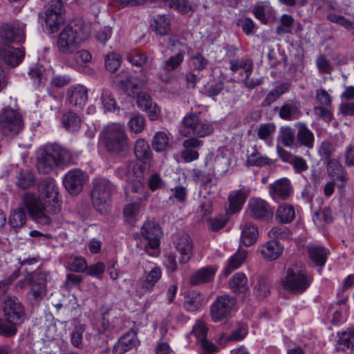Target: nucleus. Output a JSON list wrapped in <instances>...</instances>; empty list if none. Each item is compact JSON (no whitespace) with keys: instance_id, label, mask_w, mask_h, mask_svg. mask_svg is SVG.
I'll list each match as a JSON object with an SVG mask.
<instances>
[{"instance_id":"nucleus-44","label":"nucleus","mask_w":354,"mask_h":354,"mask_svg":"<svg viewBox=\"0 0 354 354\" xmlns=\"http://www.w3.org/2000/svg\"><path fill=\"white\" fill-rule=\"evenodd\" d=\"M247 255V252L245 250L239 249L231 258L229 259L227 267L224 270L225 276L229 275L232 270L237 269L243 263Z\"/></svg>"},{"instance_id":"nucleus-47","label":"nucleus","mask_w":354,"mask_h":354,"mask_svg":"<svg viewBox=\"0 0 354 354\" xmlns=\"http://www.w3.org/2000/svg\"><path fill=\"white\" fill-rule=\"evenodd\" d=\"M202 297L198 292H192L185 298L184 308L187 311L195 312L202 306Z\"/></svg>"},{"instance_id":"nucleus-52","label":"nucleus","mask_w":354,"mask_h":354,"mask_svg":"<svg viewBox=\"0 0 354 354\" xmlns=\"http://www.w3.org/2000/svg\"><path fill=\"white\" fill-rule=\"evenodd\" d=\"M145 125V118L140 114L131 117L128 122L129 130L135 133H141L144 130Z\"/></svg>"},{"instance_id":"nucleus-46","label":"nucleus","mask_w":354,"mask_h":354,"mask_svg":"<svg viewBox=\"0 0 354 354\" xmlns=\"http://www.w3.org/2000/svg\"><path fill=\"white\" fill-rule=\"evenodd\" d=\"M124 92L129 96L135 94L136 90L142 86V83L139 82L133 75H127L124 78L119 81Z\"/></svg>"},{"instance_id":"nucleus-39","label":"nucleus","mask_w":354,"mask_h":354,"mask_svg":"<svg viewBox=\"0 0 354 354\" xmlns=\"http://www.w3.org/2000/svg\"><path fill=\"white\" fill-rule=\"evenodd\" d=\"M290 84L287 82H283L277 85L275 88L272 89L266 95V97L262 102L263 106H269L276 100H277L281 95L285 94L289 91Z\"/></svg>"},{"instance_id":"nucleus-53","label":"nucleus","mask_w":354,"mask_h":354,"mask_svg":"<svg viewBox=\"0 0 354 354\" xmlns=\"http://www.w3.org/2000/svg\"><path fill=\"white\" fill-rule=\"evenodd\" d=\"M140 208V203H129L126 205L123 209V216L124 219L129 223L135 221L138 215Z\"/></svg>"},{"instance_id":"nucleus-56","label":"nucleus","mask_w":354,"mask_h":354,"mask_svg":"<svg viewBox=\"0 0 354 354\" xmlns=\"http://www.w3.org/2000/svg\"><path fill=\"white\" fill-rule=\"evenodd\" d=\"M187 189L183 185H176L170 189L169 200L183 203L187 200Z\"/></svg>"},{"instance_id":"nucleus-2","label":"nucleus","mask_w":354,"mask_h":354,"mask_svg":"<svg viewBox=\"0 0 354 354\" xmlns=\"http://www.w3.org/2000/svg\"><path fill=\"white\" fill-rule=\"evenodd\" d=\"M102 142L109 153L115 156H122L129 148V138L123 124H109L102 132Z\"/></svg>"},{"instance_id":"nucleus-16","label":"nucleus","mask_w":354,"mask_h":354,"mask_svg":"<svg viewBox=\"0 0 354 354\" xmlns=\"http://www.w3.org/2000/svg\"><path fill=\"white\" fill-rule=\"evenodd\" d=\"M274 111L281 119L287 121L297 120L301 115V104L296 100L284 102L281 106L275 107Z\"/></svg>"},{"instance_id":"nucleus-30","label":"nucleus","mask_w":354,"mask_h":354,"mask_svg":"<svg viewBox=\"0 0 354 354\" xmlns=\"http://www.w3.org/2000/svg\"><path fill=\"white\" fill-rule=\"evenodd\" d=\"M241 243L248 247L254 244L258 237L259 232L257 227L248 221H245L241 225Z\"/></svg>"},{"instance_id":"nucleus-6","label":"nucleus","mask_w":354,"mask_h":354,"mask_svg":"<svg viewBox=\"0 0 354 354\" xmlns=\"http://www.w3.org/2000/svg\"><path fill=\"white\" fill-rule=\"evenodd\" d=\"M65 21L64 6L60 2L50 1L44 12V28L48 34L57 32L61 24Z\"/></svg>"},{"instance_id":"nucleus-25","label":"nucleus","mask_w":354,"mask_h":354,"mask_svg":"<svg viewBox=\"0 0 354 354\" xmlns=\"http://www.w3.org/2000/svg\"><path fill=\"white\" fill-rule=\"evenodd\" d=\"M136 102L138 108L149 113V118L151 120H156L158 118L160 112L159 108L156 104L152 102V99L148 93L145 92L139 93Z\"/></svg>"},{"instance_id":"nucleus-32","label":"nucleus","mask_w":354,"mask_h":354,"mask_svg":"<svg viewBox=\"0 0 354 354\" xmlns=\"http://www.w3.org/2000/svg\"><path fill=\"white\" fill-rule=\"evenodd\" d=\"M296 126L297 127V142L308 149H312L315 140L313 133L304 123L299 122Z\"/></svg>"},{"instance_id":"nucleus-34","label":"nucleus","mask_w":354,"mask_h":354,"mask_svg":"<svg viewBox=\"0 0 354 354\" xmlns=\"http://www.w3.org/2000/svg\"><path fill=\"white\" fill-rule=\"evenodd\" d=\"M247 196L241 190L231 192L228 196L229 208L227 214L239 212L243 207Z\"/></svg>"},{"instance_id":"nucleus-36","label":"nucleus","mask_w":354,"mask_h":354,"mask_svg":"<svg viewBox=\"0 0 354 354\" xmlns=\"http://www.w3.org/2000/svg\"><path fill=\"white\" fill-rule=\"evenodd\" d=\"M60 122L62 127L69 132H75L81 126V119L74 112L68 111L62 115Z\"/></svg>"},{"instance_id":"nucleus-33","label":"nucleus","mask_w":354,"mask_h":354,"mask_svg":"<svg viewBox=\"0 0 354 354\" xmlns=\"http://www.w3.org/2000/svg\"><path fill=\"white\" fill-rule=\"evenodd\" d=\"M308 253L310 260L317 266L323 267L329 254V250L323 246L310 245L308 247Z\"/></svg>"},{"instance_id":"nucleus-61","label":"nucleus","mask_w":354,"mask_h":354,"mask_svg":"<svg viewBox=\"0 0 354 354\" xmlns=\"http://www.w3.org/2000/svg\"><path fill=\"white\" fill-rule=\"evenodd\" d=\"M101 102L105 112L112 111L116 109V102L110 91L106 89L102 91Z\"/></svg>"},{"instance_id":"nucleus-3","label":"nucleus","mask_w":354,"mask_h":354,"mask_svg":"<svg viewBox=\"0 0 354 354\" xmlns=\"http://www.w3.org/2000/svg\"><path fill=\"white\" fill-rule=\"evenodd\" d=\"M87 36L82 22L70 23L59 35L57 41L59 52L66 55L74 53Z\"/></svg>"},{"instance_id":"nucleus-42","label":"nucleus","mask_w":354,"mask_h":354,"mask_svg":"<svg viewBox=\"0 0 354 354\" xmlns=\"http://www.w3.org/2000/svg\"><path fill=\"white\" fill-rule=\"evenodd\" d=\"M338 335L339 339L336 347L337 351H345L354 346L353 328H347V330L338 333Z\"/></svg>"},{"instance_id":"nucleus-9","label":"nucleus","mask_w":354,"mask_h":354,"mask_svg":"<svg viewBox=\"0 0 354 354\" xmlns=\"http://www.w3.org/2000/svg\"><path fill=\"white\" fill-rule=\"evenodd\" d=\"M161 276L162 272L160 268L153 267L148 273L133 281L132 287L136 292V295L141 297L146 292H151L156 283L161 278Z\"/></svg>"},{"instance_id":"nucleus-59","label":"nucleus","mask_w":354,"mask_h":354,"mask_svg":"<svg viewBox=\"0 0 354 354\" xmlns=\"http://www.w3.org/2000/svg\"><path fill=\"white\" fill-rule=\"evenodd\" d=\"M121 57L116 53H110L105 57V67L111 73L117 71L120 66Z\"/></svg>"},{"instance_id":"nucleus-40","label":"nucleus","mask_w":354,"mask_h":354,"mask_svg":"<svg viewBox=\"0 0 354 354\" xmlns=\"http://www.w3.org/2000/svg\"><path fill=\"white\" fill-rule=\"evenodd\" d=\"M279 138L285 147L291 149H297L299 147V145L295 139V130L289 126L280 128Z\"/></svg>"},{"instance_id":"nucleus-27","label":"nucleus","mask_w":354,"mask_h":354,"mask_svg":"<svg viewBox=\"0 0 354 354\" xmlns=\"http://www.w3.org/2000/svg\"><path fill=\"white\" fill-rule=\"evenodd\" d=\"M283 251V246L278 241L272 240L265 243L260 248V252L268 261H273L279 257Z\"/></svg>"},{"instance_id":"nucleus-48","label":"nucleus","mask_w":354,"mask_h":354,"mask_svg":"<svg viewBox=\"0 0 354 354\" xmlns=\"http://www.w3.org/2000/svg\"><path fill=\"white\" fill-rule=\"evenodd\" d=\"M230 70L236 73L239 69H243L245 74H251L253 70V62L251 59H233L230 61Z\"/></svg>"},{"instance_id":"nucleus-29","label":"nucleus","mask_w":354,"mask_h":354,"mask_svg":"<svg viewBox=\"0 0 354 354\" xmlns=\"http://www.w3.org/2000/svg\"><path fill=\"white\" fill-rule=\"evenodd\" d=\"M69 102L72 105L82 108L88 100V91L85 86L77 85L71 88L69 91Z\"/></svg>"},{"instance_id":"nucleus-58","label":"nucleus","mask_w":354,"mask_h":354,"mask_svg":"<svg viewBox=\"0 0 354 354\" xmlns=\"http://www.w3.org/2000/svg\"><path fill=\"white\" fill-rule=\"evenodd\" d=\"M35 178L29 171H21L17 176V184L22 189H26L35 184Z\"/></svg>"},{"instance_id":"nucleus-50","label":"nucleus","mask_w":354,"mask_h":354,"mask_svg":"<svg viewBox=\"0 0 354 354\" xmlns=\"http://www.w3.org/2000/svg\"><path fill=\"white\" fill-rule=\"evenodd\" d=\"M68 270L75 272H84L87 269V263L82 257L71 256L67 262Z\"/></svg>"},{"instance_id":"nucleus-37","label":"nucleus","mask_w":354,"mask_h":354,"mask_svg":"<svg viewBox=\"0 0 354 354\" xmlns=\"http://www.w3.org/2000/svg\"><path fill=\"white\" fill-rule=\"evenodd\" d=\"M151 26L157 34L163 36L170 30L171 21L167 15H157L153 16Z\"/></svg>"},{"instance_id":"nucleus-17","label":"nucleus","mask_w":354,"mask_h":354,"mask_svg":"<svg viewBox=\"0 0 354 354\" xmlns=\"http://www.w3.org/2000/svg\"><path fill=\"white\" fill-rule=\"evenodd\" d=\"M183 59L184 55L182 53H178L169 57L160 66L158 73V78L163 82H169L171 80V72L181 65Z\"/></svg>"},{"instance_id":"nucleus-64","label":"nucleus","mask_w":354,"mask_h":354,"mask_svg":"<svg viewBox=\"0 0 354 354\" xmlns=\"http://www.w3.org/2000/svg\"><path fill=\"white\" fill-rule=\"evenodd\" d=\"M227 221L225 215H218L207 220L208 228L212 231H218L223 228Z\"/></svg>"},{"instance_id":"nucleus-57","label":"nucleus","mask_w":354,"mask_h":354,"mask_svg":"<svg viewBox=\"0 0 354 354\" xmlns=\"http://www.w3.org/2000/svg\"><path fill=\"white\" fill-rule=\"evenodd\" d=\"M229 166L230 160L227 156L223 154L216 156L214 160V172L222 174L228 169Z\"/></svg>"},{"instance_id":"nucleus-23","label":"nucleus","mask_w":354,"mask_h":354,"mask_svg":"<svg viewBox=\"0 0 354 354\" xmlns=\"http://www.w3.org/2000/svg\"><path fill=\"white\" fill-rule=\"evenodd\" d=\"M56 162L50 148L39 151L37 162V168L39 172L42 174L50 173L57 167Z\"/></svg>"},{"instance_id":"nucleus-10","label":"nucleus","mask_w":354,"mask_h":354,"mask_svg":"<svg viewBox=\"0 0 354 354\" xmlns=\"http://www.w3.org/2000/svg\"><path fill=\"white\" fill-rule=\"evenodd\" d=\"M322 8L324 11L326 12V19L328 21L333 24L339 25L344 28L351 35H354L353 21L336 12L339 8L337 3L333 1H328L324 3Z\"/></svg>"},{"instance_id":"nucleus-8","label":"nucleus","mask_w":354,"mask_h":354,"mask_svg":"<svg viewBox=\"0 0 354 354\" xmlns=\"http://www.w3.org/2000/svg\"><path fill=\"white\" fill-rule=\"evenodd\" d=\"M236 303L234 297L223 295L216 297L211 305V316L214 322L227 319Z\"/></svg>"},{"instance_id":"nucleus-28","label":"nucleus","mask_w":354,"mask_h":354,"mask_svg":"<svg viewBox=\"0 0 354 354\" xmlns=\"http://www.w3.org/2000/svg\"><path fill=\"white\" fill-rule=\"evenodd\" d=\"M200 116L196 113L187 114L181 121L179 133L184 137L194 136V133L199 122Z\"/></svg>"},{"instance_id":"nucleus-13","label":"nucleus","mask_w":354,"mask_h":354,"mask_svg":"<svg viewBox=\"0 0 354 354\" xmlns=\"http://www.w3.org/2000/svg\"><path fill=\"white\" fill-rule=\"evenodd\" d=\"M45 280L46 274L43 272L34 273L29 277V284L31 287L28 297L32 304H38L46 295Z\"/></svg>"},{"instance_id":"nucleus-12","label":"nucleus","mask_w":354,"mask_h":354,"mask_svg":"<svg viewBox=\"0 0 354 354\" xmlns=\"http://www.w3.org/2000/svg\"><path fill=\"white\" fill-rule=\"evenodd\" d=\"M247 211L248 215L256 220L268 221L273 216V210L270 205L259 198L249 200Z\"/></svg>"},{"instance_id":"nucleus-62","label":"nucleus","mask_w":354,"mask_h":354,"mask_svg":"<svg viewBox=\"0 0 354 354\" xmlns=\"http://www.w3.org/2000/svg\"><path fill=\"white\" fill-rule=\"evenodd\" d=\"M127 59L133 65L142 66L146 63L147 57L145 53L135 50L127 55Z\"/></svg>"},{"instance_id":"nucleus-63","label":"nucleus","mask_w":354,"mask_h":354,"mask_svg":"<svg viewBox=\"0 0 354 354\" xmlns=\"http://www.w3.org/2000/svg\"><path fill=\"white\" fill-rule=\"evenodd\" d=\"M290 230L282 225L274 227L268 232V236L273 239H286L290 238Z\"/></svg>"},{"instance_id":"nucleus-15","label":"nucleus","mask_w":354,"mask_h":354,"mask_svg":"<svg viewBox=\"0 0 354 354\" xmlns=\"http://www.w3.org/2000/svg\"><path fill=\"white\" fill-rule=\"evenodd\" d=\"M0 39L5 46L24 42L25 41L24 28L18 26L4 24L0 27Z\"/></svg>"},{"instance_id":"nucleus-60","label":"nucleus","mask_w":354,"mask_h":354,"mask_svg":"<svg viewBox=\"0 0 354 354\" xmlns=\"http://www.w3.org/2000/svg\"><path fill=\"white\" fill-rule=\"evenodd\" d=\"M17 326L6 318L5 319H0V335L7 337L15 335L17 332Z\"/></svg>"},{"instance_id":"nucleus-5","label":"nucleus","mask_w":354,"mask_h":354,"mask_svg":"<svg viewBox=\"0 0 354 354\" xmlns=\"http://www.w3.org/2000/svg\"><path fill=\"white\" fill-rule=\"evenodd\" d=\"M313 277L308 272L296 268H289L286 275L281 279V287L294 294H301L310 286Z\"/></svg>"},{"instance_id":"nucleus-31","label":"nucleus","mask_w":354,"mask_h":354,"mask_svg":"<svg viewBox=\"0 0 354 354\" xmlns=\"http://www.w3.org/2000/svg\"><path fill=\"white\" fill-rule=\"evenodd\" d=\"M50 149L57 162V167L75 163L74 157L69 150L59 145H53Z\"/></svg>"},{"instance_id":"nucleus-55","label":"nucleus","mask_w":354,"mask_h":354,"mask_svg":"<svg viewBox=\"0 0 354 354\" xmlns=\"http://www.w3.org/2000/svg\"><path fill=\"white\" fill-rule=\"evenodd\" d=\"M208 330L209 328L203 322L197 320L194 325L190 334L195 337L196 343H198L202 339L207 338Z\"/></svg>"},{"instance_id":"nucleus-49","label":"nucleus","mask_w":354,"mask_h":354,"mask_svg":"<svg viewBox=\"0 0 354 354\" xmlns=\"http://www.w3.org/2000/svg\"><path fill=\"white\" fill-rule=\"evenodd\" d=\"M26 223V215L24 209L19 208L13 211L8 219V223L12 228H19Z\"/></svg>"},{"instance_id":"nucleus-54","label":"nucleus","mask_w":354,"mask_h":354,"mask_svg":"<svg viewBox=\"0 0 354 354\" xmlns=\"http://www.w3.org/2000/svg\"><path fill=\"white\" fill-rule=\"evenodd\" d=\"M213 131L214 127L211 122L201 120V118H199V122H198L194 136L197 138H204L210 135Z\"/></svg>"},{"instance_id":"nucleus-11","label":"nucleus","mask_w":354,"mask_h":354,"mask_svg":"<svg viewBox=\"0 0 354 354\" xmlns=\"http://www.w3.org/2000/svg\"><path fill=\"white\" fill-rule=\"evenodd\" d=\"M3 311L7 320L19 326L25 319L24 308L16 297H8L5 300Z\"/></svg>"},{"instance_id":"nucleus-18","label":"nucleus","mask_w":354,"mask_h":354,"mask_svg":"<svg viewBox=\"0 0 354 354\" xmlns=\"http://www.w3.org/2000/svg\"><path fill=\"white\" fill-rule=\"evenodd\" d=\"M142 236L148 241V245L152 249L159 247L162 230L160 225L153 221H147L141 227Z\"/></svg>"},{"instance_id":"nucleus-1","label":"nucleus","mask_w":354,"mask_h":354,"mask_svg":"<svg viewBox=\"0 0 354 354\" xmlns=\"http://www.w3.org/2000/svg\"><path fill=\"white\" fill-rule=\"evenodd\" d=\"M40 196L26 193L23 197L24 206L31 218L37 224L48 226L52 222L51 215L61 210L58 187L52 178L43 180L39 186Z\"/></svg>"},{"instance_id":"nucleus-22","label":"nucleus","mask_w":354,"mask_h":354,"mask_svg":"<svg viewBox=\"0 0 354 354\" xmlns=\"http://www.w3.org/2000/svg\"><path fill=\"white\" fill-rule=\"evenodd\" d=\"M175 245L176 250L180 254V263H187L190 260L193 252V243L190 236L185 234L180 236Z\"/></svg>"},{"instance_id":"nucleus-24","label":"nucleus","mask_w":354,"mask_h":354,"mask_svg":"<svg viewBox=\"0 0 354 354\" xmlns=\"http://www.w3.org/2000/svg\"><path fill=\"white\" fill-rule=\"evenodd\" d=\"M327 162V171L334 180H337V186L339 189L345 187L347 182L346 173L342 165L336 160H329Z\"/></svg>"},{"instance_id":"nucleus-21","label":"nucleus","mask_w":354,"mask_h":354,"mask_svg":"<svg viewBox=\"0 0 354 354\" xmlns=\"http://www.w3.org/2000/svg\"><path fill=\"white\" fill-rule=\"evenodd\" d=\"M140 341L138 339L135 331H129L122 335L115 344L113 353L124 354L128 351L139 345Z\"/></svg>"},{"instance_id":"nucleus-7","label":"nucleus","mask_w":354,"mask_h":354,"mask_svg":"<svg viewBox=\"0 0 354 354\" xmlns=\"http://www.w3.org/2000/svg\"><path fill=\"white\" fill-rule=\"evenodd\" d=\"M24 128L21 115L10 108L3 109L0 115V131L8 136L18 134Z\"/></svg>"},{"instance_id":"nucleus-4","label":"nucleus","mask_w":354,"mask_h":354,"mask_svg":"<svg viewBox=\"0 0 354 354\" xmlns=\"http://www.w3.org/2000/svg\"><path fill=\"white\" fill-rule=\"evenodd\" d=\"M91 199L94 207L102 214L111 210V197L115 190L114 185L107 178H96L93 181Z\"/></svg>"},{"instance_id":"nucleus-19","label":"nucleus","mask_w":354,"mask_h":354,"mask_svg":"<svg viewBox=\"0 0 354 354\" xmlns=\"http://www.w3.org/2000/svg\"><path fill=\"white\" fill-rule=\"evenodd\" d=\"M269 192L274 200H287L292 192L290 181L286 178L277 180L270 185Z\"/></svg>"},{"instance_id":"nucleus-20","label":"nucleus","mask_w":354,"mask_h":354,"mask_svg":"<svg viewBox=\"0 0 354 354\" xmlns=\"http://www.w3.org/2000/svg\"><path fill=\"white\" fill-rule=\"evenodd\" d=\"M24 48H11L10 46H0V59L11 66H18L24 59Z\"/></svg>"},{"instance_id":"nucleus-38","label":"nucleus","mask_w":354,"mask_h":354,"mask_svg":"<svg viewBox=\"0 0 354 354\" xmlns=\"http://www.w3.org/2000/svg\"><path fill=\"white\" fill-rule=\"evenodd\" d=\"M134 154L136 158L142 162H146L152 156V152L149 143L142 138L138 139L134 145Z\"/></svg>"},{"instance_id":"nucleus-51","label":"nucleus","mask_w":354,"mask_h":354,"mask_svg":"<svg viewBox=\"0 0 354 354\" xmlns=\"http://www.w3.org/2000/svg\"><path fill=\"white\" fill-rule=\"evenodd\" d=\"M294 21L295 19L291 15L287 14L282 15L281 17V25L276 28V33L278 35L291 33Z\"/></svg>"},{"instance_id":"nucleus-41","label":"nucleus","mask_w":354,"mask_h":354,"mask_svg":"<svg viewBox=\"0 0 354 354\" xmlns=\"http://www.w3.org/2000/svg\"><path fill=\"white\" fill-rule=\"evenodd\" d=\"M295 217V212L293 206L283 203L278 207L276 212V219L280 223H289Z\"/></svg>"},{"instance_id":"nucleus-45","label":"nucleus","mask_w":354,"mask_h":354,"mask_svg":"<svg viewBox=\"0 0 354 354\" xmlns=\"http://www.w3.org/2000/svg\"><path fill=\"white\" fill-rule=\"evenodd\" d=\"M169 137L165 131H158L154 135L151 145L153 149L157 152L165 151L169 145Z\"/></svg>"},{"instance_id":"nucleus-14","label":"nucleus","mask_w":354,"mask_h":354,"mask_svg":"<svg viewBox=\"0 0 354 354\" xmlns=\"http://www.w3.org/2000/svg\"><path fill=\"white\" fill-rule=\"evenodd\" d=\"M86 178L87 176L82 170L74 169L64 175L63 183L70 194H77L82 190L83 185Z\"/></svg>"},{"instance_id":"nucleus-35","label":"nucleus","mask_w":354,"mask_h":354,"mask_svg":"<svg viewBox=\"0 0 354 354\" xmlns=\"http://www.w3.org/2000/svg\"><path fill=\"white\" fill-rule=\"evenodd\" d=\"M229 286L233 292L237 294L245 295L249 290L248 279L245 274L236 272L229 281Z\"/></svg>"},{"instance_id":"nucleus-26","label":"nucleus","mask_w":354,"mask_h":354,"mask_svg":"<svg viewBox=\"0 0 354 354\" xmlns=\"http://www.w3.org/2000/svg\"><path fill=\"white\" fill-rule=\"evenodd\" d=\"M217 271V267L209 266L201 268L194 272L190 277L189 283L192 286H197L211 282Z\"/></svg>"},{"instance_id":"nucleus-43","label":"nucleus","mask_w":354,"mask_h":354,"mask_svg":"<svg viewBox=\"0 0 354 354\" xmlns=\"http://www.w3.org/2000/svg\"><path fill=\"white\" fill-rule=\"evenodd\" d=\"M247 162L255 167L269 166L273 164L272 159L262 155L256 148H254L253 151L247 156Z\"/></svg>"}]
</instances>
